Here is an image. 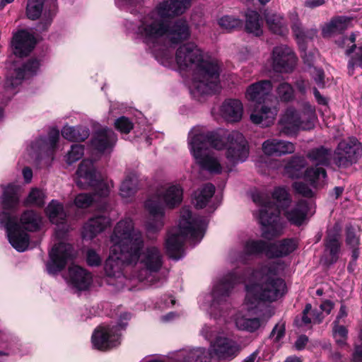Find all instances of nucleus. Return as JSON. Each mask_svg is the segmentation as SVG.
<instances>
[{"label":"nucleus","mask_w":362,"mask_h":362,"mask_svg":"<svg viewBox=\"0 0 362 362\" xmlns=\"http://www.w3.org/2000/svg\"><path fill=\"white\" fill-rule=\"evenodd\" d=\"M192 0H170L160 4L140 20L137 34L151 49L156 60L164 66L189 72V88L194 98L218 93L221 64L216 58L206 54L194 42L180 45L173 57L166 43L187 40L190 32L185 21L180 20L172 27L168 19L182 14Z\"/></svg>","instance_id":"nucleus-1"},{"label":"nucleus","mask_w":362,"mask_h":362,"mask_svg":"<svg viewBox=\"0 0 362 362\" xmlns=\"http://www.w3.org/2000/svg\"><path fill=\"white\" fill-rule=\"evenodd\" d=\"M110 252L105 264V272L116 281L110 284L125 285L126 274L130 279L153 284L156 275L163 265V255L158 247L144 245L141 233L135 230L132 219L125 218L115 226L110 236Z\"/></svg>","instance_id":"nucleus-2"},{"label":"nucleus","mask_w":362,"mask_h":362,"mask_svg":"<svg viewBox=\"0 0 362 362\" xmlns=\"http://www.w3.org/2000/svg\"><path fill=\"white\" fill-rule=\"evenodd\" d=\"M283 262H272L252 272L248 279L229 274L214 285L211 293L212 303L210 314L226 300L230 291L242 281L245 284L246 296L244 308L235 317L237 327L253 332L266 321L259 313L264 302H273L281 298L286 293L284 279L277 275L284 270Z\"/></svg>","instance_id":"nucleus-3"},{"label":"nucleus","mask_w":362,"mask_h":362,"mask_svg":"<svg viewBox=\"0 0 362 362\" xmlns=\"http://www.w3.org/2000/svg\"><path fill=\"white\" fill-rule=\"evenodd\" d=\"M188 144L197 163L213 174L230 171L232 166L245 161L249 154L243 135L223 129L208 132L203 127H194L189 133Z\"/></svg>","instance_id":"nucleus-4"},{"label":"nucleus","mask_w":362,"mask_h":362,"mask_svg":"<svg viewBox=\"0 0 362 362\" xmlns=\"http://www.w3.org/2000/svg\"><path fill=\"white\" fill-rule=\"evenodd\" d=\"M252 198L260 207L257 217L262 226L263 236L268 239L279 235L284 228L279 219V206L284 210L288 221L296 226H301L315 212L312 204L305 200H300L291 207L284 209L291 202V198L287 190L281 187H276L272 193V198L276 201L278 206L270 202L268 194L264 192L255 191Z\"/></svg>","instance_id":"nucleus-5"},{"label":"nucleus","mask_w":362,"mask_h":362,"mask_svg":"<svg viewBox=\"0 0 362 362\" xmlns=\"http://www.w3.org/2000/svg\"><path fill=\"white\" fill-rule=\"evenodd\" d=\"M207 221L205 218L193 216L189 208H182L177 228L171 229L165 241L169 257L179 259L182 255L184 243L189 240L197 244L204 237Z\"/></svg>","instance_id":"nucleus-6"},{"label":"nucleus","mask_w":362,"mask_h":362,"mask_svg":"<svg viewBox=\"0 0 362 362\" xmlns=\"http://www.w3.org/2000/svg\"><path fill=\"white\" fill-rule=\"evenodd\" d=\"M76 184L81 188L93 187L95 193H81L74 199V204L78 208H86L91 204H95L100 210H106L105 198L108 196L111 188L113 187L112 180L98 179L97 173L91 160L84 159L80 164L77 171Z\"/></svg>","instance_id":"nucleus-7"},{"label":"nucleus","mask_w":362,"mask_h":362,"mask_svg":"<svg viewBox=\"0 0 362 362\" xmlns=\"http://www.w3.org/2000/svg\"><path fill=\"white\" fill-rule=\"evenodd\" d=\"M1 187L3 192L1 204L4 211L0 213V223L5 227L11 245L18 252H23L28 247V235L21 230L17 223V218L10 214L15 211L19 206L21 188L13 184L2 185Z\"/></svg>","instance_id":"nucleus-8"},{"label":"nucleus","mask_w":362,"mask_h":362,"mask_svg":"<svg viewBox=\"0 0 362 362\" xmlns=\"http://www.w3.org/2000/svg\"><path fill=\"white\" fill-rule=\"evenodd\" d=\"M183 189L179 185H165L148 198L145 207L149 213V221L146 223L148 233H155L163 227L164 206L174 208L182 200Z\"/></svg>","instance_id":"nucleus-9"},{"label":"nucleus","mask_w":362,"mask_h":362,"mask_svg":"<svg viewBox=\"0 0 362 362\" xmlns=\"http://www.w3.org/2000/svg\"><path fill=\"white\" fill-rule=\"evenodd\" d=\"M300 106V112L289 106L281 115L279 125L282 133L289 136L299 130H309L314 127L317 119L315 107L308 102L302 103Z\"/></svg>","instance_id":"nucleus-10"},{"label":"nucleus","mask_w":362,"mask_h":362,"mask_svg":"<svg viewBox=\"0 0 362 362\" xmlns=\"http://www.w3.org/2000/svg\"><path fill=\"white\" fill-rule=\"evenodd\" d=\"M131 318L128 313H121L116 327L100 326L92 335V344L94 348L105 351L117 346L120 343V331L125 329Z\"/></svg>","instance_id":"nucleus-11"},{"label":"nucleus","mask_w":362,"mask_h":362,"mask_svg":"<svg viewBox=\"0 0 362 362\" xmlns=\"http://www.w3.org/2000/svg\"><path fill=\"white\" fill-rule=\"evenodd\" d=\"M362 154V146L356 138L340 141L336 148L333 161L339 168H348L355 163Z\"/></svg>","instance_id":"nucleus-12"},{"label":"nucleus","mask_w":362,"mask_h":362,"mask_svg":"<svg viewBox=\"0 0 362 362\" xmlns=\"http://www.w3.org/2000/svg\"><path fill=\"white\" fill-rule=\"evenodd\" d=\"M49 260L47 263V270L50 274L61 272L67 263L74 259L73 247L63 241L55 244L49 252Z\"/></svg>","instance_id":"nucleus-13"},{"label":"nucleus","mask_w":362,"mask_h":362,"mask_svg":"<svg viewBox=\"0 0 362 362\" xmlns=\"http://www.w3.org/2000/svg\"><path fill=\"white\" fill-rule=\"evenodd\" d=\"M272 60L273 69L282 73L292 72L297 63L295 53L287 45L275 47L272 51Z\"/></svg>","instance_id":"nucleus-14"},{"label":"nucleus","mask_w":362,"mask_h":362,"mask_svg":"<svg viewBox=\"0 0 362 362\" xmlns=\"http://www.w3.org/2000/svg\"><path fill=\"white\" fill-rule=\"evenodd\" d=\"M47 216L53 224L57 226L56 237L60 238L69 229L66 223V213L63 205L57 200H52L45 209Z\"/></svg>","instance_id":"nucleus-15"},{"label":"nucleus","mask_w":362,"mask_h":362,"mask_svg":"<svg viewBox=\"0 0 362 362\" xmlns=\"http://www.w3.org/2000/svg\"><path fill=\"white\" fill-rule=\"evenodd\" d=\"M66 280L73 288L78 291H86L92 284L93 276L86 269L77 265H72L69 268Z\"/></svg>","instance_id":"nucleus-16"},{"label":"nucleus","mask_w":362,"mask_h":362,"mask_svg":"<svg viewBox=\"0 0 362 362\" xmlns=\"http://www.w3.org/2000/svg\"><path fill=\"white\" fill-rule=\"evenodd\" d=\"M211 353L219 359H231L240 352L239 345L234 341L225 337H218L211 344Z\"/></svg>","instance_id":"nucleus-17"},{"label":"nucleus","mask_w":362,"mask_h":362,"mask_svg":"<svg viewBox=\"0 0 362 362\" xmlns=\"http://www.w3.org/2000/svg\"><path fill=\"white\" fill-rule=\"evenodd\" d=\"M295 144L291 141L279 138H270L265 140L262 145L263 153L269 156H281L293 153Z\"/></svg>","instance_id":"nucleus-18"},{"label":"nucleus","mask_w":362,"mask_h":362,"mask_svg":"<svg viewBox=\"0 0 362 362\" xmlns=\"http://www.w3.org/2000/svg\"><path fill=\"white\" fill-rule=\"evenodd\" d=\"M117 141L114 132L107 127L95 131L91 141L92 146L98 152L105 153L112 150Z\"/></svg>","instance_id":"nucleus-19"},{"label":"nucleus","mask_w":362,"mask_h":362,"mask_svg":"<svg viewBox=\"0 0 362 362\" xmlns=\"http://www.w3.org/2000/svg\"><path fill=\"white\" fill-rule=\"evenodd\" d=\"M272 90V84L269 80H263L252 83L245 91V98L255 104L265 102Z\"/></svg>","instance_id":"nucleus-20"},{"label":"nucleus","mask_w":362,"mask_h":362,"mask_svg":"<svg viewBox=\"0 0 362 362\" xmlns=\"http://www.w3.org/2000/svg\"><path fill=\"white\" fill-rule=\"evenodd\" d=\"M35 44L34 36L24 30L18 31L13 37V52L18 57L28 55L33 49Z\"/></svg>","instance_id":"nucleus-21"},{"label":"nucleus","mask_w":362,"mask_h":362,"mask_svg":"<svg viewBox=\"0 0 362 362\" xmlns=\"http://www.w3.org/2000/svg\"><path fill=\"white\" fill-rule=\"evenodd\" d=\"M222 117L228 122H239L243 117V105L238 99H226L220 107Z\"/></svg>","instance_id":"nucleus-22"},{"label":"nucleus","mask_w":362,"mask_h":362,"mask_svg":"<svg viewBox=\"0 0 362 362\" xmlns=\"http://www.w3.org/2000/svg\"><path fill=\"white\" fill-rule=\"evenodd\" d=\"M110 225L109 217L102 215L90 218L83 226L82 230L83 238L93 239L98 233L103 231Z\"/></svg>","instance_id":"nucleus-23"},{"label":"nucleus","mask_w":362,"mask_h":362,"mask_svg":"<svg viewBox=\"0 0 362 362\" xmlns=\"http://www.w3.org/2000/svg\"><path fill=\"white\" fill-rule=\"evenodd\" d=\"M59 137V130L53 128L48 134L47 139L40 138L32 144L31 148L35 151H45L51 159H53V154L57 146V142Z\"/></svg>","instance_id":"nucleus-24"},{"label":"nucleus","mask_w":362,"mask_h":362,"mask_svg":"<svg viewBox=\"0 0 362 362\" xmlns=\"http://www.w3.org/2000/svg\"><path fill=\"white\" fill-rule=\"evenodd\" d=\"M277 113L278 108L276 106L263 105L259 110H254L250 115V119L255 124L268 127L274 123Z\"/></svg>","instance_id":"nucleus-25"},{"label":"nucleus","mask_w":362,"mask_h":362,"mask_svg":"<svg viewBox=\"0 0 362 362\" xmlns=\"http://www.w3.org/2000/svg\"><path fill=\"white\" fill-rule=\"evenodd\" d=\"M340 235L337 230H329L325 244L326 261L328 264H333L338 257L340 251Z\"/></svg>","instance_id":"nucleus-26"},{"label":"nucleus","mask_w":362,"mask_h":362,"mask_svg":"<svg viewBox=\"0 0 362 362\" xmlns=\"http://www.w3.org/2000/svg\"><path fill=\"white\" fill-rule=\"evenodd\" d=\"M271 250L266 252L269 258L280 257L289 255L297 247V242L294 239H284L278 243L271 244Z\"/></svg>","instance_id":"nucleus-27"},{"label":"nucleus","mask_w":362,"mask_h":362,"mask_svg":"<svg viewBox=\"0 0 362 362\" xmlns=\"http://www.w3.org/2000/svg\"><path fill=\"white\" fill-rule=\"evenodd\" d=\"M356 40V35L352 34L350 37H344L342 40L341 46H344L346 44L349 45L350 43H354ZM352 47H354V50L347 49L346 54H350L352 53L351 57V59L349 62V73L352 75L353 71L355 67L359 66L362 67V45L359 47H356L354 44H353Z\"/></svg>","instance_id":"nucleus-28"},{"label":"nucleus","mask_w":362,"mask_h":362,"mask_svg":"<svg viewBox=\"0 0 362 362\" xmlns=\"http://www.w3.org/2000/svg\"><path fill=\"white\" fill-rule=\"evenodd\" d=\"M264 16L267 26L273 33L279 35L288 33L287 23L282 16L271 13H267Z\"/></svg>","instance_id":"nucleus-29"},{"label":"nucleus","mask_w":362,"mask_h":362,"mask_svg":"<svg viewBox=\"0 0 362 362\" xmlns=\"http://www.w3.org/2000/svg\"><path fill=\"white\" fill-rule=\"evenodd\" d=\"M245 30L255 36L262 34L263 21L259 13L254 10H247L245 13Z\"/></svg>","instance_id":"nucleus-30"},{"label":"nucleus","mask_w":362,"mask_h":362,"mask_svg":"<svg viewBox=\"0 0 362 362\" xmlns=\"http://www.w3.org/2000/svg\"><path fill=\"white\" fill-rule=\"evenodd\" d=\"M327 173L322 167L310 168L305 170L304 179L313 188L323 187L327 182Z\"/></svg>","instance_id":"nucleus-31"},{"label":"nucleus","mask_w":362,"mask_h":362,"mask_svg":"<svg viewBox=\"0 0 362 362\" xmlns=\"http://www.w3.org/2000/svg\"><path fill=\"white\" fill-rule=\"evenodd\" d=\"M332 151L323 146L311 149L307 154V157L316 165L328 166L332 160Z\"/></svg>","instance_id":"nucleus-32"},{"label":"nucleus","mask_w":362,"mask_h":362,"mask_svg":"<svg viewBox=\"0 0 362 362\" xmlns=\"http://www.w3.org/2000/svg\"><path fill=\"white\" fill-rule=\"evenodd\" d=\"M350 18L340 16L333 18L329 23L325 25L322 30V34L325 37H330L332 35L341 32L348 28Z\"/></svg>","instance_id":"nucleus-33"},{"label":"nucleus","mask_w":362,"mask_h":362,"mask_svg":"<svg viewBox=\"0 0 362 362\" xmlns=\"http://www.w3.org/2000/svg\"><path fill=\"white\" fill-rule=\"evenodd\" d=\"M215 192V187L211 183L204 185L194 192V202L197 208L202 209L206 206Z\"/></svg>","instance_id":"nucleus-34"},{"label":"nucleus","mask_w":362,"mask_h":362,"mask_svg":"<svg viewBox=\"0 0 362 362\" xmlns=\"http://www.w3.org/2000/svg\"><path fill=\"white\" fill-rule=\"evenodd\" d=\"M292 30L296 37L300 49L304 54L302 55L305 63H308V59L305 53V44L308 39H312L317 33L316 30H311L310 33H305L301 27L300 23H296L292 25Z\"/></svg>","instance_id":"nucleus-35"},{"label":"nucleus","mask_w":362,"mask_h":362,"mask_svg":"<svg viewBox=\"0 0 362 362\" xmlns=\"http://www.w3.org/2000/svg\"><path fill=\"white\" fill-rule=\"evenodd\" d=\"M39 66L40 62L37 60H29L23 68L15 70L16 78L15 81H11V85H17L26 76L35 74Z\"/></svg>","instance_id":"nucleus-36"},{"label":"nucleus","mask_w":362,"mask_h":362,"mask_svg":"<svg viewBox=\"0 0 362 362\" xmlns=\"http://www.w3.org/2000/svg\"><path fill=\"white\" fill-rule=\"evenodd\" d=\"M62 135L71 141H82L88 138L89 131L86 128L65 126L62 130Z\"/></svg>","instance_id":"nucleus-37"},{"label":"nucleus","mask_w":362,"mask_h":362,"mask_svg":"<svg viewBox=\"0 0 362 362\" xmlns=\"http://www.w3.org/2000/svg\"><path fill=\"white\" fill-rule=\"evenodd\" d=\"M138 178L136 175L131 173L127 175L124 180L122 181L120 187V195L124 199L130 198L132 197L137 189Z\"/></svg>","instance_id":"nucleus-38"},{"label":"nucleus","mask_w":362,"mask_h":362,"mask_svg":"<svg viewBox=\"0 0 362 362\" xmlns=\"http://www.w3.org/2000/svg\"><path fill=\"white\" fill-rule=\"evenodd\" d=\"M42 221L39 215L33 211H25L21 218V223L23 228L30 231H35L40 228Z\"/></svg>","instance_id":"nucleus-39"},{"label":"nucleus","mask_w":362,"mask_h":362,"mask_svg":"<svg viewBox=\"0 0 362 362\" xmlns=\"http://www.w3.org/2000/svg\"><path fill=\"white\" fill-rule=\"evenodd\" d=\"M271 244H268L262 240H250L246 242L244 247V252L247 255L264 254L267 250H271Z\"/></svg>","instance_id":"nucleus-40"},{"label":"nucleus","mask_w":362,"mask_h":362,"mask_svg":"<svg viewBox=\"0 0 362 362\" xmlns=\"http://www.w3.org/2000/svg\"><path fill=\"white\" fill-rule=\"evenodd\" d=\"M323 316L321 313L312 310L310 304H307L303 312L301 318V323L300 326L305 325L310 327V325L313 323H320L322 322Z\"/></svg>","instance_id":"nucleus-41"},{"label":"nucleus","mask_w":362,"mask_h":362,"mask_svg":"<svg viewBox=\"0 0 362 362\" xmlns=\"http://www.w3.org/2000/svg\"><path fill=\"white\" fill-rule=\"evenodd\" d=\"M277 98L282 102H288L294 99V89L287 83H281L276 90Z\"/></svg>","instance_id":"nucleus-42"},{"label":"nucleus","mask_w":362,"mask_h":362,"mask_svg":"<svg viewBox=\"0 0 362 362\" xmlns=\"http://www.w3.org/2000/svg\"><path fill=\"white\" fill-rule=\"evenodd\" d=\"M219 26L226 30L231 31L242 26V21L233 16H224L218 21Z\"/></svg>","instance_id":"nucleus-43"},{"label":"nucleus","mask_w":362,"mask_h":362,"mask_svg":"<svg viewBox=\"0 0 362 362\" xmlns=\"http://www.w3.org/2000/svg\"><path fill=\"white\" fill-rule=\"evenodd\" d=\"M45 194L42 190L37 188H33L28 197L25 200V205H35L42 206L45 203Z\"/></svg>","instance_id":"nucleus-44"},{"label":"nucleus","mask_w":362,"mask_h":362,"mask_svg":"<svg viewBox=\"0 0 362 362\" xmlns=\"http://www.w3.org/2000/svg\"><path fill=\"white\" fill-rule=\"evenodd\" d=\"M44 0H28L26 14L30 19H37L42 11Z\"/></svg>","instance_id":"nucleus-45"},{"label":"nucleus","mask_w":362,"mask_h":362,"mask_svg":"<svg viewBox=\"0 0 362 362\" xmlns=\"http://www.w3.org/2000/svg\"><path fill=\"white\" fill-rule=\"evenodd\" d=\"M346 243L350 249L352 250V259L354 262L356 261L359 256V239L356 235L352 229H347Z\"/></svg>","instance_id":"nucleus-46"},{"label":"nucleus","mask_w":362,"mask_h":362,"mask_svg":"<svg viewBox=\"0 0 362 362\" xmlns=\"http://www.w3.org/2000/svg\"><path fill=\"white\" fill-rule=\"evenodd\" d=\"M84 154L83 146L81 144H74L66 155V163L71 164L78 160Z\"/></svg>","instance_id":"nucleus-47"},{"label":"nucleus","mask_w":362,"mask_h":362,"mask_svg":"<svg viewBox=\"0 0 362 362\" xmlns=\"http://www.w3.org/2000/svg\"><path fill=\"white\" fill-rule=\"evenodd\" d=\"M339 324H334L333 334L336 342L339 346H343L346 344L348 331L344 326Z\"/></svg>","instance_id":"nucleus-48"},{"label":"nucleus","mask_w":362,"mask_h":362,"mask_svg":"<svg viewBox=\"0 0 362 362\" xmlns=\"http://www.w3.org/2000/svg\"><path fill=\"white\" fill-rule=\"evenodd\" d=\"M115 128L123 134H128L133 129V123L127 117H121L115 122Z\"/></svg>","instance_id":"nucleus-49"},{"label":"nucleus","mask_w":362,"mask_h":362,"mask_svg":"<svg viewBox=\"0 0 362 362\" xmlns=\"http://www.w3.org/2000/svg\"><path fill=\"white\" fill-rule=\"evenodd\" d=\"M295 191L306 197H311L313 195V190L306 184L302 182H296L293 185Z\"/></svg>","instance_id":"nucleus-50"},{"label":"nucleus","mask_w":362,"mask_h":362,"mask_svg":"<svg viewBox=\"0 0 362 362\" xmlns=\"http://www.w3.org/2000/svg\"><path fill=\"white\" fill-rule=\"evenodd\" d=\"M310 73L318 87L323 88L325 86L324 71L321 69L313 67L310 68Z\"/></svg>","instance_id":"nucleus-51"},{"label":"nucleus","mask_w":362,"mask_h":362,"mask_svg":"<svg viewBox=\"0 0 362 362\" xmlns=\"http://www.w3.org/2000/svg\"><path fill=\"white\" fill-rule=\"evenodd\" d=\"M285 334V324L284 322L277 323L271 333V337L274 338L275 341H279Z\"/></svg>","instance_id":"nucleus-52"},{"label":"nucleus","mask_w":362,"mask_h":362,"mask_svg":"<svg viewBox=\"0 0 362 362\" xmlns=\"http://www.w3.org/2000/svg\"><path fill=\"white\" fill-rule=\"evenodd\" d=\"M86 261L90 266H98L102 259L100 255L93 250H88L86 255Z\"/></svg>","instance_id":"nucleus-53"},{"label":"nucleus","mask_w":362,"mask_h":362,"mask_svg":"<svg viewBox=\"0 0 362 362\" xmlns=\"http://www.w3.org/2000/svg\"><path fill=\"white\" fill-rule=\"evenodd\" d=\"M296 86L299 92L304 94L305 93L306 90H308V88L309 86V83L308 81L303 80V79H299L296 81Z\"/></svg>","instance_id":"nucleus-54"},{"label":"nucleus","mask_w":362,"mask_h":362,"mask_svg":"<svg viewBox=\"0 0 362 362\" xmlns=\"http://www.w3.org/2000/svg\"><path fill=\"white\" fill-rule=\"evenodd\" d=\"M334 308V303L329 300L323 301L320 305V309L326 313V315H329L331 310Z\"/></svg>","instance_id":"nucleus-55"},{"label":"nucleus","mask_w":362,"mask_h":362,"mask_svg":"<svg viewBox=\"0 0 362 362\" xmlns=\"http://www.w3.org/2000/svg\"><path fill=\"white\" fill-rule=\"evenodd\" d=\"M308 341V338L305 335L300 336L296 341L295 346L298 350L303 349Z\"/></svg>","instance_id":"nucleus-56"},{"label":"nucleus","mask_w":362,"mask_h":362,"mask_svg":"<svg viewBox=\"0 0 362 362\" xmlns=\"http://www.w3.org/2000/svg\"><path fill=\"white\" fill-rule=\"evenodd\" d=\"M54 16V13L49 12L48 14H47L46 12H45L43 15V20L44 23H40V24H42V29H46L48 25L51 24L52 18Z\"/></svg>","instance_id":"nucleus-57"},{"label":"nucleus","mask_w":362,"mask_h":362,"mask_svg":"<svg viewBox=\"0 0 362 362\" xmlns=\"http://www.w3.org/2000/svg\"><path fill=\"white\" fill-rule=\"evenodd\" d=\"M202 334L209 341L213 338L212 327L205 325L202 329Z\"/></svg>","instance_id":"nucleus-58"},{"label":"nucleus","mask_w":362,"mask_h":362,"mask_svg":"<svg viewBox=\"0 0 362 362\" xmlns=\"http://www.w3.org/2000/svg\"><path fill=\"white\" fill-rule=\"evenodd\" d=\"M347 316L346 308L344 305H341L339 311V313L337 316L336 320L334 322V324L339 323L341 319L344 318Z\"/></svg>","instance_id":"nucleus-59"},{"label":"nucleus","mask_w":362,"mask_h":362,"mask_svg":"<svg viewBox=\"0 0 362 362\" xmlns=\"http://www.w3.org/2000/svg\"><path fill=\"white\" fill-rule=\"evenodd\" d=\"M324 4V0H308L305 1V5L309 8H315L323 5Z\"/></svg>","instance_id":"nucleus-60"},{"label":"nucleus","mask_w":362,"mask_h":362,"mask_svg":"<svg viewBox=\"0 0 362 362\" xmlns=\"http://www.w3.org/2000/svg\"><path fill=\"white\" fill-rule=\"evenodd\" d=\"M353 359L354 362H362V347H356L355 351L353 354Z\"/></svg>","instance_id":"nucleus-61"},{"label":"nucleus","mask_w":362,"mask_h":362,"mask_svg":"<svg viewBox=\"0 0 362 362\" xmlns=\"http://www.w3.org/2000/svg\"><path fill=\"white\" fill-rule=\"evenodd\" d=\"M314 95H315V98L317 100V102L320 104V105H327V99L322 96L320 93V92L317 90V88H314Z\"/></svg>","instance_id":"nucleus-62"},{"label":"nucleus","mask_w":362,"mask_h":362,"mask_svg":"<svg viewBox=\"0 0 362 362\" xmlns=\"http://www.w3.org/2000/svg\"><path fill=\"white\" fill-rule=\"evenodd\" d=\"M23 175L25 182L28 183L31 181L33 178V172L30 168H25L23 170Z\"/></svg>","instance_id":"nucleus-63"},{"label":"nucleus","mask_w":362,"mask_h":362,"mask_svg":"<svg viewBox=\"0 0 362 362\" xmlns=\"http://www.w3.org/2000/svg\"><path fill=\"white\" fill-rule=\"evenodd\" d=\"M257 353L253 352L248 356L243 362H255L257 358Z\"/></svg>","instance_id":"nucleus-64"}]
</instances>
